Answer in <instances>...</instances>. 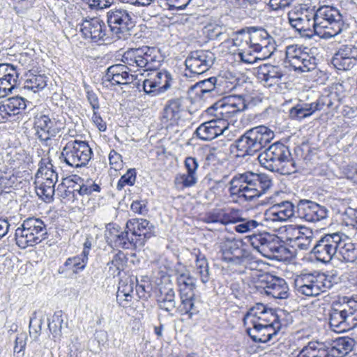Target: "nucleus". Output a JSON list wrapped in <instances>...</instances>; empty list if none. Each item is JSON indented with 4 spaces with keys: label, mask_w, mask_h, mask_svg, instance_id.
Here are the masks:
<instances>
[{
    "label": "nucleus",
    "mask_w": 357,
    "mask_h": 357,
    "mask_svg": "<svg viewBox=\"0 0 357 357\" xmlns=\"http://www.w3.org/2000/svg\"><path fill=\"white\" fill-rule=\"evenodd\" d=\"M232 199L252 202L266 194L273 185L272 178L264 173L248 171L236 174L228 182Z\"/></svg>",
    "instance_id": "nucleus-1"
},
{
    "label": "nucleus",
    "mask_w": 357,
    "mask_h": 357,
    "mask_svg": "<svg viewBox=\"0 0 357 357\" xmlns=\"http://www.w3.org/2000/svg\"><path fill=\"white\" fill-rule=\"evenodd\" d=\"M274 132L265 126H259L247 130L231 144L236 149L237 156H252L261 151L274 138Z\"/></svg>",
    "instance_id": "nucleus-2"
},
{
    "label": "nucleus",
    "mask_w": 357,
    "mask_h": 357,
    "mask_svg": "<svg viewBox=\"0 0 357 357\" xmlns=\"http://www.w3.org/2000/svg\"><path fill=\"white\" fill-rule=\"evenodd\" d=\"M317 35L324 39L333 38L349 29L340 10L333 6L324 5L314 8Z\"/></svg>",
    "instance_id": "nucleus-3"
},
{
    "label": "nucleus",
    "mask_w": 357,
    "mask_h": 357,
    "mask_svg": "<svg viewBox=\"0 0 357 357\" xmlns=\"http://www.w3.org/2000/svg\"><path fill=\"white\" fill-rule=\"evenodd\" d=\"M257 158L261 166L271 172L282 174L295 172V162L290 150L282 143L275 142L270 145L258 155Z\"/></svg>",
    "instance_id": "nucleus-4"
},
{
    "label": "nucleus",
    "mask_w": 357,
    "mask_h": 357,
    "mask_svg": "<svg viewBox=\"0 0 357 357\" xmlns=\"http://www.w3.org/2000/svg\"><path fill=\"white\" fill-rule=\"evenodd\" d=\"M47 238V231L44 222L37 218L25 219L15 230L16 244L22 249L34 246Z\"/></svg>",
    "instance_id": "nucleus-5"
},
{
    "label": "nucleus",
    "mask_w": 357,
    "mask_h": 357,
    "mask_svg": "<svg viewBox=\"0 0 357 357\" xmlns=\"http://www.w3.org/2000/svg\"><path fill=\"white\" fill-rule=\"evenodd\" d=\"M249 238L252 248L268 259L282 260L290 253L277 236L264 232L254 234Z\"/></svg>",
    "instance_id": "nucleus-6"
},
{
    "label": "nucleus",
    "mask_w": 357,
    "mask_h": 357,
    "mask_svg": "<svg viewBox=\"0 0 357 357\" xmlns=\"http://www.w3.org/2000/svg\"><path fill=\"white\" fill-rule=\"evenodd\" d=\"M93 155L86 141L73 139L63 147L59 160L73 168L86 167Z\"/></svg>",
    "instance_id": "nucleus-7"
},
{
    "label": "nucleus",
    "mask_w": 357,
    "mask_h": 357,
    "mask_svg": "<svg viewBox=\"0 0 357 357\" xmlns=\"http://www.w3.org/2000/svg\"><path fill=\"white\" fill-rule=\"evenodd\" d=\"M317 51V48L291 45L286 48V59L295 71L310 72L318 64L319 59L316 56Z\"/></svg>",
    "instance_id": "nucleus-8"
},
{
    "label": "nucleus",
    "mask_w": 357,
    "mask_h": 357,
    "mask_svg": "<svg viewBox=\"0 0 357 357\" xmlns=\"http://www.w3.org/2000/svg\"><path fill=\"white\" fill-rule=\"evenodd\" d=\"M314 8L315 6L301 4L288 14L289 24L301 37L312 38L317 35Z\"/></svg>",
    "instance_id": "nucleus-9"
},
{
    "label": "nucleus",
    "mask_w": 357,
    "mask_h": 357,
    "mask_svg": "<svg viewBox=\"0 0 357 357\" xmlns=\"http://www.w3.org/2000/svg\"><path fill=\"white\" fill-rule=\"evenodd\" d=\"M110 31L119 39H128L134 34L135 21L132 13L123 8H113L107 13Z\"/></svg>",
    "instance_id": "nucleus-10"
},
{
    "label": "nucleus",
    "mask_w": 357,
    "mask_h": 357,
    "mask_svg": "<svg viewBox=\"0 0 357 357\" xmlns=\"http://www.w3.org/2000/svg\"><path fill=\"white\" fill-rule=\"evenodd\" d=\"M246 108L247 105L243 96H229L215 102L206 111L218 121L227 123L226 121Z\"/></svg>",
    "instance_id": "nucleus-11"
},
{
    "label": "nucleus",
    "mask_w": 357,
    "mask_h": 357,
    "mask_svg": "<svg viewBox=\"0 0 357 357\" xmlns=\"http://www.w3.org/2000/svg\"><path fill=\"white\" fill-rule=\"evenodd\" d=\"M344 237V234L341 232L328 233L322 235L319 240H317L310 254L312 255L316 260L327 264L333 259L336 258L338 245H341V238Z\"/></svg>",
    "instance_id": "nucleus-12"
},
{
    "label": "nucleus",
    "mask_w": 357,
    "mask_h": 357,
    "mask_svg": "<svg viewBox=\"0 0 357 357\" xmlns=\"http://www.w3.org/2000/svg\"><path fill=\"white\" fill-rule=\"evenodd\" d=\"M215 61V54L208 50L190 52L185 60L184 76L195 77L208 70Z\"/></svg>",
    "instance_id": "nucleus-13"
},
{
    "label": "nucleus",
    "mask_w": 357,
    "mask_h": 357,
    "mask_svg": "<svg viewBox=\"0 0 357 357\" xmlns=\"http://www.w3.org/2000/svg\"><path fill=\"white\" fill-rule=\"evenodd\" d=\"M329 324L333 331L338 333L356 328V310L350 306L332 307L329 312Z\"/></svg>",
    "instance_id": "nucleus-14"
},
{
    "label": "nucleus",
    "mask_w": 357,
    "mask_h": 357,
    "mask_svg": "<svg viewBox=\"0 0 357 357\" xmlns=\"http://www.w3.org/2000/svg\"><path fill=\"white\" fill-rule=\"evenodd\" d=\"M222 261L230 265H243L251 259L249 250L243 247L242 242L226 240L220 245Z\"/></svg>",
    "instance_id": "nucleus-15"
},
{
    "label": "nucleus",
    "mask_w": 357,
    "mask_h": 357,
    "mask_svg": "<svg viewBox=\"0 0 357 357\" xmlns=\"http://www.w3.org/2000/svg\"><path fill=\"white\" fill-rule=\"evenodd\" d=\"M270 324H264L251 321L252 328H247L246 333L255 342L266 343L276 336L283 325H286L283 319L279 321L272 319Z\"/></svg>",
    "instance_id": "nucleus-16"
},
{
    "label": "nucleus",
    "mask_w": 357,
    "mask_h": 357,
    "mask_svg": "<svg viewBox=\"0 0 357 357\" xmlns=\"http://www.w3.org/2000/svg\"><path fill=\"white\" fill-rule=\"evenodd\" d=\"M33 128L35 136L45 146H50L52 139L61 130L56 120L43 113H38L34 116Z\"/></svg>",
    "instance_id": "nucleus-17"
},
{
    "label": "nucleus",
    "mask_w": 357,
    "mask_h": 357,
    "mask_svg": "<svg viewBox=\"0 0 357 357\" xmlns=\"http://www.w3.org/2000/svg\"><path fill=\"white\" fill-rule=\"evenodd\" d=\"M249 49H252L254 52L266 51L268 56L275 50V42L273 38L267 31L261 26H249Z\"/></svg>",
    "instance_id": "nucleus-18"
},
{
    "label": "nucleus",
    "mask_w": 357,
    "mask_h": 357,
    "mask_svg": "<svg viewBox=\"0 0 357 357\" xmlns=\"http://www.w3.org/2000/svg\"><path fill=\"white\" fill-rule=\"evenodd\" d=\"M79 26L83 37L92 43L102 44L109 39L105 22L98 17L86 18Z\"/></svg>",
    "instance_id": "nucleus-19"
},
{
    "label": "nucleus",
    "mask_w": 357,
    "mask_h": 357,
    "mask_svg": "<svg viewBox=\"0 0 357 357\" xmlns=\"http://www.w3.org/2000/svg\"><path fill=\"white\" fill-rule=\"evenodd\" d=\"M297 218L307 222H316L328 216V209L310 199H301L296 206Z\"/></svg>",
    "instance_id": "nucleus-20"
},
{
    "label": "nucleus",
    "mask_w": 357,
    "mask_h": 357,
    "mask_svg": "<svg viewBox=\"0 0 357 357\" xmlns=\"http://www.w3.org/2000/svg\"><path fill=\"white\" fill-rule=\"evenodd\" d=\"M184 98H175L168 100L161 114V121L168 126L177 125L188 112Z\"/></svg>",
    "instance_id": "nucleus-21"
},
{
    "label": "nucleus",
    "mask_w": 357,
    "mask_h": 357,
    "mask_svg": "<svg viewBox=\"0 0 357 357\" xmlns=\"http://www.w3.org/2000/svg\"><path fill=\"white\" fill-rule=\"evenodd\" d=\"M331 63L338 70H349L357 64V46L342 45L334 54Z\"/></svg>",
    "instance_id": "nucleus-22"
},
{
    "label": "nucleus",
    "mask_w": 357,
    "mask_h": 357,
    "mask_svg": "<svg viewBox=\"0 0 357 357\" xmlns=\"http://www.w3.org/2000/svg\"><path fill=\"white\" fill-rule=\"evenodd\" d=\"M132 68L126 64H114L108 67L102 77L103 83L109 82L111 85H128L136 79L137 76L130 74Z\"/></svg>",
    "instance_id": "nucleus-23"
},
{
    "label": "nucleus",
    "mask_w": 357,
    "mask_h": 357,
    "mask_svg": "<svg viewBox=\"0 0 357 357\" xmlns=\"http://www.w3.org/2000/svg\"><path fill=\"white\" fill-rule=\"evenodd\" d=\"M296 206L290 201H282L274 204L264 213L266 222H284L292 217L297 218Z\"/></svg>",
    "instance_id": "nucleus-24"
},
{
    "label": "nucleus",
    "mask_w": 357,
    "mask_h": 357,
    "mask_svg": "<svg viewBox=\"0 0 357 357\" xmlns=\"http://www.w3.org/2000/svg\"><path fill=\"white\" fill-rule=\"evenodd\" d=\"M126 229L139 241L143 247L145 243L155 236V227L148 220L144 218H132L127 221Z\"/></svg>",
    "instance_id": "nucleus-25"
},
{
    "label": "nucleus",
    "mask_w": 357,
    "mask_h": 357,
    "mask_svg": "<svg viewBox=\"0 0 357 357\" xmlns=\"http://www.w3.org/2000/svg\"><path fill=\"white\" fill-rule=\"evenodd\" d=\"M284 315V312L282 310L277 313L275 310L268 308L264 304L258 303L250 307L246 312L243 317V323L244 325L251 324V321L253 319L255 321H263L265 322H269L272 319L279 321V319H281Z\"/></svg>",
    "instance_id": "nucleus-26"
},
{
    "label": "nucleus",
    "mask_w": 357,
    "mask_h": 357,
    "mask_svg": "<svg viewBox=\"0 0 357 357\" xmlns=\"http://www.w3.org/2000/svg\"><path fill=\"white\" fill-rule=\"evenodd\" d=\"M19 75L17 66L8 63H0V93L2 98L12 93L16 87Z\"/></svg>",
    "instance_id": "nucleus-27"
},
{
    "label": "nucleus",
    "mask_w": 357,
    "mask_h": 357,
    "mask_svg": "<svg viewBox=\"0 0 357 357\" xmlns=\"http://www.w3.org/2000/svg\"><path fill=\"white\" fill-rule=\"evenodd\" d=\"M222 78L211 77L208 79L197 82L190 87L192 91L197 89L196 94L201 99L205 100L223 93Z\"/></svg>",
    "instance_id": "nucleus-28"
},
{
    "label": "nucleus",
    "mask_w": 357,
    "mask_h": 357,
    "mask_svg": "<svg viewBox=\"0 0 357 357\" xmlns=\"http://www.w3.org/2000/svg\"><path fill=\"white\" fill-rule=\"evenodd\" d=\"M26 101L18 96L5 100L0 105V121H11L14 117L21 114L26 107Z\"/></svg>",
    "instance_id": "nucleus-29"
},
{
    "label": "nucleus",
    "mask_w": 357,
    "mask_h": 357,
    "mask_svg": "<svg viewBox=\"0 0 357 357\" xmlns=\"http://www.w3.org/2000/svg\"><path fill=\"white\" fill-rule=\"evenodd\" d=\"M174 275L179 294H195L197 279L185 265L178 262L174 266Z\"/></svg>",
    "instance_id": "nucleus-30"
},
{
    "label": "nucleus",
    "mask_w": 357,
    "mask_h": 357,
    "mask_svg": "<svg viewBox=\"0 0 357 357\" xmlns=\"http://www.w3.org/2000/svg\"><path fill=\"white\" fill-rule=\"evenodd\" d=\"M228 123L218 121L214 117L212 120L202 123L195 130L196 136L203 141H210L222 135L227 128Z\"/></svg>",
    "instance_id": "nucleus-31"
},
{
    "label": "nucleus",
    "mask_w": 357,
    "mask_h": 357,
    "mask_svg": "<svg viewBox=\"0 0 357 357\" xmlns=\"http://www.w3.org/2000/svg\"><path fill=\"white\" fill-rule=\"evenodd\" d=\"M265 294L276 299H286L289 297V287L284 279L272 275L266 277Z\"/></svg>",
    "instance_id": "nucleus-32"
},
{
    "label": "nucleus",
    "mask_w": 357,
    "mask_h": 357,
    "mask_svg": "<svg viewBox=\"0 0 357 357\" xmlns=\"http://www.w3.org/2000/svg\"><path fill=\"white\" fill-rule=\"evenodd\" d=\"M283 76L284 73L278 66L266 63L260 66L257 69V79L267 87L278 84Z\"/></svg>",
    "instance_id": "nucleus-33"
},
{
    "label": "nucleus",
    "mask_w": 357,
    "mask_h": 357,
    "mask_svg": "<svg viewBox=\"0 0 357 357\" xmlns=\"http://www.w3.org/2000/svg\"><path fill=\"white\" fill-rule=\"evenodd\" d=\"M137 279L135 277H126L121 278L119 282L116 294V300L119 305L123 307H127L132 301L133 291L136 289Z\"/></svg>",
    "instance_id": "nucleus-34"
},
{
    "label": "nucleus",
    "mask_w": 357,
    "mask_h": 357,
    "mask_svg": "<svg viewBox=\"0 0 357 357\" xmlns=\"http://www.w3.org/2000/svg\"><path fill=\"white\" fill-rule=\"evenodd\" d=\"M145 50H146V45L128 49L122 56V62L132 68L133 71H135V68L145 71V54L147 52Z\"/></svg>",
    "instance_id": "nucleus-35"
},
{
    "label": "nucleus",
    "mask_w": 357,
    "mask_h": 357,
    "mask_svg": "<svg viewBox=\"0 0 357 357\" xmlns=\"http://www.w3.org/2000/svg\"><path fill=\"white\" fill-rule=\"evenodd\" d=\"M180 303L176 307V311L181 315H187L189 319H192L199 312V301L195 294H179Z\"/></svg>",
    "instance_id": "nucleus-36"
},
{
    "label": "nucleus",
    "mask_w": 357,
    "mask_h": 357,
    "mask_svg": "<svg viewBox=\"0 0 357 357\" xmlns=\"http://www.w3.org/2000/svg\"><path fill=\"white\" fill-rule=\"evenodd\" d=\"M331 357H343L353 349L354 340L348 337H340L331 342H326Z\"/></svg>",
    "instance_id": "nucleus-37"
},
{
    "label": "nucleus",
    "mask_w": 357,
    "mask_h": 357,
    "mask_svg": "<svg viewBox=\"0 0 357 357\" xmlns=\"http://www.w3.org/2000/svg\"><path fill=\"white\" fill-rule=\"evenodd\" d=\"M341 245H338L336 259L344 263H354L357 260V245L351 243L344 234L341 238Z\"/></svg>",
    "instance_id": "nucleus-38"
},
{
    "label": "nucleus",
    "mask_w": 357,
    "mask_h": 357,
    "mask_svg": "<svg viewBox=\"0 0 357 357\" xmlns=\"http://www.w3.org/2000/svg\"><path fill=\"white\" fill-rule=\"evenodd\" d=\"M112 243L116 248L126 250H135L142 246L139 243V241L131 234V231L126 229V226L123 231L116 234L112 235Z\"/></svg>",
    "instance_id": "nucleus-39"
},
{
    "label": "nucleus",
    "mask_w": 357,
    "mask_h": 357,
    "mask_svg": "<svg viewBox=\"0 0 357 357\" xmlns=\"http://www.w3.org/2000/svg\"><path fill=\"white\" fill-rule=\"evenodd\" d=\"M317 283L319 292H325L342 282V276L336 270L317 274Z\"/></svg>",
    "instance_id": "nucleus-40"
},
{
    "label": "nucleus",
    "mask_w": 357,
    "mask_h": 357,
    "mask_svg": "<svg viewBox=\"0 0 357 357\" xmlns=\"http://www.w3.org/2000/svg\"><path fill=\"white\" fill-rule=\"evenodd\" d=\"M176 294L173 288L161 287L160 295L157 298L158 307L165 312L170 313L176 307Z\"/></svg>",
    "instance_id": "nucleus-41"
},
{
    "label": "nucleus",
    "mask_w": 357,
    "mask_h": 357,
    "mask_svg": "<svg viewBox=\"0 0 357 357\" xmlns=\"http://www.w3.org/2000/svg\"><path fill=\"white\" fill-rule=\"evenodd\" d=\"M195 264L193 273L196 278H199L203 284H206L211 278L208 261L205 256L200 251L196 254Z\"/></svg>",
    "instance_id": "nucleus-42"
},
{
    "label": "nucleus",
    "mask_w": 357,
    "mask_h": 357,
    "mask_svg": "<svg viewBox=\"0 0 357 357\" xmlns=\"http://www.w3.org/2000/svg\"><path fill=\"white\" fill-rule=\"evenodd\" d=\"M316 112L329 109L335 110L340 106V100L336 93H330L321 96L315 102H313Z\"/></svg>",
    "instance_id": "nucleus-43"
},
{
    "label": "nucleus",
    "mask_w": 357,
    "mask_h": 357,
    "mask_svg": "<svg viewBox=\"0 0 357 357\" xmlns=\"http://www.w3.org/2000/svg\"><path fill=\"white\" fill-rule=\"evenodd\" d=\"M316 112L314 103L299 102L292 107L289 111V117L294 120H302L310 116Z\"/></svg>",
    "instance_id": "nucleus-44"
},
{
    "label": "nucleus",
    "mask_w": 357,
    "mask_h": 357,
    "mask_svg": "<svg viewBox=\"0 0 357 357\" xmlns=\"http://www.w3.org/2000/svg\"><path fill=\"white\" fill-rule=\"evenodd\" d=\"M47 317L45 312L38 310L33 312L29 321V333L33 340H37L40 336L42 330V325Z\"/></svg>",
    "instance_id": "nucleus-45"
},
{
    "label": "nucleus",
    "mask_w": 357,
    "mask_h": 357,
    "mask_svg": "<svg viewBox=\"0 0 357 357\" xmlns=\"http://www.w3.org/2000/svg\"><path fill=\"white\" fill-rule=\"evenodd\" d=\"M47 326L50 333L52 335L54 341L60 340L62 336L63 319L62 311H56L52 317L47 318Z\"/></svg>",
    "instance_id": "nucleus-46"
},
{
    "label": "nucleus",
    "mask_w": 357,
    "mask_h": 357,
    "mask_svg": "<svg viewBox=\"0 0 357 357\" xmlns=\"http://www.w3.org/2000/svg\"><path fill=\"white\" fill-rule=\"evenodd\" d=\"M147 52L145 54V71L156 70L161 66L162 59L160 54V50L155 47L146 46Z\"/></svg>",
    "instance_id": "nucleus-47"
},
{
    "label": "nucleus",
    "mask_w": 357,
    "mask_h": 357,
    "mask_svg": "<svg viewBox=\"0 0 357 357\" xmlns=\"http://www.w3.org/2000/svg\"><path fill=\"white\" fill-rule=\"evenodd\" d=\"M74 178L76 181H81V183H77V181H75L77 184L76 191L77 195L80 196H89L94 192H99L101 190L100 186L92 179H87L86 181H84L81 177L77 175H75Z\"/></svg>",
    "instance_id": "nucleus-48"
},
{
    "label": "nucleus",
    "mask_w": 357,
    "mask_h": 357,
    "mask_svg": "<svg viewBox=\"0 0 357 357\" xmlns=\"http://www.w3.org/2000/svg\"><path fill=\"white\" fill-rule=\"evenodd\" d=\"M86 264L82 262L80 257L77 255L68 258L63 266L59 268V273H63L66 271H71L74 274H77L86 268Z\"/></svg>",
    "instance_id": "nucleus-49"
},
{
    "label": "nucleus",
    "mask_w": 357,
    "mask_h": 357,
    "mask_svg": "<svg viewBox=\"0 0 357 357\" xmlns=\"http://www.w3.org/2000/svg\"><path fill=\"white\" fill-rule=\"evenodd\" d=\"M56 183L53 179L50 181L44 180L39 186L36 187L37 195L43 197V199L45 202L52 201L55 193Z\"/></svg>",
    "instance_id": "nucleus-50"
},
{
    "label": "nucleus",
    "mask_w": 357,
    "mask_h": 357,
    "mask_svg": "<svg viewBox=\"0 0 357 357\" xmlns=\"http://www.w3.org/2000/svg\"><path fill=\"white\" fill-rule=\"evenodd\" d=\"M47 77L43 75H33L27 79L24 85V89L32 91L34 93L43 89L47 86Z\"/></svg>",
    "instance_id": "nucleus-51"
},
{
    "label": "nucleus",
    "mask_w": 357,
    "mask_h": 357,
    "mask_svg": "<svg viewBox=\"0 0 357 357\" xmlns=\"http://www.w3.org/2000/svg\"><path fill=\"white\" fill-rule=\"evenodd\" d=\"M230 41L234 46L243 47L248 46L249 47L250 38L248 27L233 32L231 38H227V42Z\"/></svg>",
    "instance_id": "nucleus-52"
},
{
    "label": "nucleus",
    "mask_w": 357,
    "mask_h": 357,
    "mask_svg": "<svg viewBox=\"0 0 357 357\" xmlns=\"http://www.w3.org/2000/svg\"><path fill=\"white\" fill-rule=\"evenodd\" d=\"M125 255L123 252L119 251L116 253L111 261L107 263L109 271H112V275L115 277L119 275L121 271L123 270V267L126 263Z\"/></svg>",
    "instance_id": "nucleus-53"
},
{
    "label": "nucleus",
    "mask_w": 357,
    "mask_h": 357,
    "mask_svg": "<svg viewBox=\"0 0 357 357\" xmlns=\"http://www.w3.org/2000/svg\"><path fill=\"white\" fill-rule=\"evenodd\" d=\"M263 225L261 222L254 219L244 218L240 216V220L234 227V230L239 234H244L252 231L259 226Z\"/></svg>",
    "instance_id": "nucleus-54"
},
{
    "label": "nucleus",
    "mask_w": 357,
    "mask_h": 357,
    "mask_svg": "<svg viewBox=\"0 0 357 357\" xmlns=\"http://www.w3.org/2000/svg\"><path fill=\"white\" fill-rule=\"evenodd\" d=\"M153 79L158 87L160 89V92L169 89L173 81L171 73L167 70L157 72Z\"/></svg>",
    "instance_id": "nucleus-55"
},
{
    "label": "nucleus",
    "mask_w": 357,
    "mask_h": 357,
    "mask_svg": "<svg viewBox=\"0 0 357 357\" xmlns=\"http://www.w3.org/2000/svg\"><path fill=\"white\" fill-rule=\"evenodd\" d=\"M241 211L234 208H222V225L237 224L240 220Z\"/></svg>",
    "instance_id": "nucleus-56"
},
{
    "label": "nucleus",
    "mask_w": 357,
    "mask_h": 357,
    "mask_svg": "<svg viewBox=\"0 0 357 357\" xmlns=\"http://www.w3.org/2000/svg\"><path fill=\"white\" fill-rule=\"evenodd\" d=\"M137 172L135 168H130L121 176L116 184V189L121 190L126 185L132 186L135 183Z\"/></svg>",
    "instance_id": "nucleus-57"
},
{
    "label": "nucleus",
    "mask_w": 357,
    "mask_h": 357,
    "mask_svg": "<svg viewBox=\"0 0 357 357\" xmlns=\"http://www.w3.org/2000/svg\"><path fill=\"white\" fill-rule=\"evenodd\" d=\"M198 181L197 174L184 173L178 175L175 178L176 184L181 185L183 188L194 186Z\"/></svg>",
    "instance_id": "nucleus-58"
},
{
    "label": "nucleus",
    "mask_w": 357,
    "mask_h": 357,
    "mask_svg": "<svg viewBox=\"0 0 357 357\" xmlns=\"http://www.w3.org/2000/svg\"><path fill=\"white\" fill-rule=\"evenodd\" d=\"M313 240V234L311 230H307V234L299 232L296 238V245L298 248L302 250H307L310 248Z\"/></svg>",
    "instance_id": "nucleus-59"
},
{
    "label": "nucleus",
    "mask_w": 357,
    "mask_h": 357,
    "mask_svg": "<svg viewBox=\"0 0 357 357\" xmlns=\"http://www.w3.org/2000/svg\"><path fill=\"white\" fill-rule=\"evenodd\" d=\"M144 283H136V294L141 299L148 300L152 294L153 287L149 281H143Z\"/></svg>",
    "instance_id": "nucleus-60"
},
{
    "label": "nucleus",
    "mask_w": 357,
    "mask_h": 357,
    "mask_svg": "<svg viewBox=\"0 0 357 357\" xmlns=\"http://www.w3.org/2000/svg\"><path fill=\"white\" fill-rule=\"evenodd\" d=\"M194 0H163V5L169 10L185 9Z\"/></svg>",
    "instance_id": "nucleus-61"
},
{
    "label": "nucleus",
    "mask_w": 357,
    "mask_h": 357,
    "mask_svg": "<svg viewBox=\"0 0 357 357\" xmlns=\"http://www.w3.org/2000/svg\"><path fill=\"white\" fill-rule=\"evenodd\" d=\"M202 221L207 224L219 223L222 225V208H215L206 212L202 217Z\"/></svg>",
    "instance_id": "nucleus-62"
},
{
    "label": "nucleus",
    "mask_w": 357,
    "mask_h": 357,
    "mask_svg": "<svg viewBox=\"0 0 357 357\" xmlns=\"http://www.w3.org/2000/svg\"><path fill=\"white\" fill-rule=\"evenodd\" d=\"M70 189V187L66 188L65 185L62 183L58 185V194L63 199H68V200L74 201L77 199V192L76 191L75 186Z\"/></svg>",
    "instance_id": "nucleus-63"
},
{
    "label": "nucleus",
    "mask_w": 357,
    "mask_h": 357,
    "mask_svg": "<svg viewBox=\"0 0 357 357\" xmlns=\"http://www.w3.org/2000/svg\"><path fill=\"white\" fill-rule=\"evenodd\" d=\"M319 288L320 287H318L317 280L315 279V281L306 284L296 291L306 296H317L320 294Z\"/></svg>",
    "instance_id": "nucleus-64"
}]
</instances>
